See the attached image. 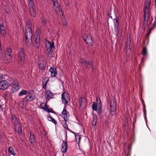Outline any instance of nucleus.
I'll use <instances>...</instances> for the list:
<instances>
[{"label":"nucleus","instance_id":"nucleus-52","mask_svg":"<svg viewBox=\"0 0 156 156\" xmlns=\"http://www.w3.org/2000/svg\"><path fill=\"white\" fill-rule=\"evenodd\" d=\"M149 9H148V10H146L147 11V15H148V18H149V15H150V13H149Z\"/></svg>","mask_w":156,"mask_h":156},{"label":"nucleus","instance_id":"nucleus-50","mask_svg":"<svg viewBox=\"0 0 156 156\" xmlns=\"http://www.w3.org/2000/svg\"><path fill=\"white\" fill-rule=\"evenodd\" d=\"M66 19L65 18L63 20H62V21H63V24L64 26H66L67 25V24L66 21Z\"/></svg>","mask_w":156,"mask_h":156},{"label":"nucleus","instance_id":"nucleus-29","mask_svg":"<svg viewBox=\"0 0 156 156\" xmlns=\"http://www.w3.org/2000/svg\"><path fill=\"white\" fill-rule=\"evenodd\" d=\"M8 152L12 155L15 156L16 154L14 153L13 148L11 147H10L9 148Z\"/></svg>","mask_w":156,"mask_h":156},{"label":"nucleus","instance_id":"nucleus-33","mask_svg":"<svg viewBox=\"0 0 156 156\" xmlns=\"http://www.w3.org/2000/svg\"><path fill=\"white\" fill-rule=\"evenodd\" d=\"M142 54L144 55H145L147 54V50L146 47H144L142 51Z\"/></svg>","mask_w":156,"mask_h":156},{"label":"nucleus","instance_id":"nucleus-49","mask_svg":"<svg viewBox=\"0 0 156 156\" xmlns=\"http://www.w3.org/2000/svg\"><path fill=\"white\" fill-rule=\"evenodd\" d=\"M156 25V20L153 23L152 25V27L151 28V29H153L154 27Z\"/></svg>","mask_w":156,"mask_h":156},{"label":"nucleus","instance_id":"nucleus-51","mask_svg":"<svg viewBox=\"0 0 156 156\" xmlns=\"http://www.w3.org/2000/svg\"><path fill=\"white\" fill-rule=\"evenodd\" d=\"M49 111L48 112H51L53 113L56 114V112H55V111H54L51 108V109H49Z\"/></svg>","mask_w":156,"mask_h":156},{"label":"nucleus","instance_id":"nucleus-64","mask_svg":"<svg viewBox=\"0 0 156 156\" xmlns=\"http://www.w3.org/2000/svg\"><path fill=\"white\" fill-rule=\"evenodd\" d=\"M3 78V76L2 75H0V79L2 80Z\"/></svg>","mask_w":156,"mask_h":156},{"label":"nucleus","instance_id":"nucleus-54","mask_svg":"<svg viewBox=\"0 0 156 156\" xmlns=\"http://www.w3.org/2000/svg\"><path fill=\"white\" fill-rule=\"evenodd\" d=\"M4 96L5 97H7L8 96V92L7 91H6L5 93L4 94Z\"/></svg>","mask_w":156,"mask_h":156},{"label":"nucleus","instance_id":"nucleus-5","mask_svg":"<svg viewBox=\"0 0 156 156\" xmlns=\"http://www.w3.org/2000/svg\"><path fill=\"white\" fill-rule=\"evenodd\" d=\"M62 99L63 103L65 105L67 104L68 101L70 100L69 94L66 92L63 93L62 95Z\"/></svg>","mask_w":156,"mask_h":156},{"label":"nucleus","instance_id":"nucleus-36","mask_svg":"<svg viewBox=\"0 0 156 156\" xmlns=\"http://www.w3.org/2000/svg\"><path fill=\"white\" fill-rule=\"evenodd\" d=\"M83 98L82 97H81L79 100V102L80 104L79 105V107H81L82 105V103L83 102Z\"/></svg>","mask_w":156,"mask_h":156},{"label":"nucleus","instance_id":"nucleus-42","mask_svg":"<svg viewBox=\"0 0 156 156\" xmlns=\"http://www.w3.org/2000/svg\"><path fill=\"white\" fill-rule=\"evenodd\" d=\"M97 122V119H93L92 121V125L93 126H96V123Z\"/></svg>","mask_w":156,"mask_h":156},{"label":"nucleus","instance_id":"nucleus-37","mask_svg":"<svg viewBox=\"0 0 156 156\" xmlns=\"http://www.w3.org/2000/svg\"><path fill=\"white\" fill-rule=\"evenodd\" d=\"M35 33L37 35L36 37H40V35L41 33L40 30H37L35 32Z\"/></svg>","mask_w":156,"mask_h":156},{"label":"nucleus","instance_id":"nucleus-21","mask_svg":"<svg viewBox=\"0 0 156 156\" xmlns=\"http://www.w3.org/2000/svg\"><path fill=\"white\" fill-rule=\"evenodd\" d=\"M105 125L106 126H114L112 123V120L111 119L109 118H108V120L105 121Z\"/></svg>","mask_w":156,"mask_h":156},{"label":"nucleus","instance_id":"nucleus-8","mask_svg":"<svg viewBox=\"0 0 156 156\" xmlns=\"http://www.w3.org/2000/svg\"><path fill=\"white\" fill-rule=\"evenodd\" d=\"M12 85V89L11 92V93H13L19 90L20 89L19 84H16V81L13 82Z\"/></svg>","mask_w":156,"mask_h":156},{"label":"nucleus","instance_id":"nucleus-4","mask_svg":"<svg viewBox=\"0 0 156 156\" xmlns=\"http://www.w3.org/2000/svg\"><path fill=\"white\" fill-rule=\"evenodd\" d=\"M24 49L21 48L20 51L19 52V57H18V60L19 62L22 64H23L24 63V59L25 58V55L24 53Z\"/></svg>","mask_w":156,"mask_h":156},{"label":"nucleus","instance_id":"nucleus-26","mask_svg":"<svg viewBox=\"0 0 156 156\" xmlns=\"http://www.w3.org/2000/svg\"><path fill=\"white\" fill-rule=\"evenodd\" d=\"M98 105L95 102H94L92 106V108L93 110L97 111L98 110Z\"/></svg>","mask_w":156,"mask_h":156},{"label":"nucleus","instance_id":"nucleus-15","mask_svg":"<svg viewBox=\"0 0 156 156\" xmlns=\"http://www.w3.org/2000/svg\"><path fill=\"white\" fill-rule=\"evenodd\" d=\"M66 106L64 107V108L62 112V115L64 116V119L65 121V125L67 127H68V125L66 124V121H67V112L66 110Z\"/></svg>","mask_w":156,"mask_h":156},{"label":"nucleus","instance_id":"nucleus-27","mask_svg":"<svg viewBox=\"0 0 156 156\" xmlns=\"http://www.w3.org/2000/svg\"><path fill=\"white\" fill-rule=\"evenodd\" d=\"M12 51L11 48H8L6 49L5 51V55H7L10 56Z\"/></svg>","mask_w":156,"mask_h":156},{"label":"nucleus","instance_id":"nucleus-11","mask_svg":"<svg viewBox=\"0 0 156 156\" xmlns=\"http://www.w3.org/2000/svg\"><path fill=\"white\" fill-rule=\"evenodd\" d=\"M38 63L39 65V68L41 70L44 71V69L45 67L46 62L45 60L38 61Z\"/></svg>","mask_w":156,"mask_h":156},{"label":"nucleus","instance_id":"nucleus-1","mask_svg":"<svg viewBox=\"0 0 156 156\" xmlns=\"http://www.w3.org/2000/svg\"><path fill=\"white\" fill-rule=\"evenodd\" d=\"M46 47L48 51L47 54L48 57H53L52 48H54V42L52 41L51 44H46Z\"/></svg>","mask_w":156,"mask_h":156},{"label":"nucleus","instance_id":"nucleus-40","mask_svg":"<svg viewBox=\"0 0 156 156\" xmlns=\"http://www.w3.org/2000/svg\"><path fill=\"white\" fill-rule=\"evenodd\" d=\"M41 133L44 136H46V131L44 130V127H43L42 130L41 132Z\"/></svg>","mask_w":156,"mask_h":156},{"label":"nucleus","instance_id":"nucleus-2","mask_svg":"<svg viewBox=\"0 0 156 156\" xmlns=\"http://www.w3.org/2000/svg\"><path fill=\"white\" fill-rule=\"evenodd\" d=\"M80 62L82 66H84L85 68L87 69L88 67H92V69L93 70V64L91 61H87L83 58L81 59Z\"/></svg>","mask_w":156,"mask_h":156},{"label":"nucleus","instance_id":"nucleus-31","mask_svg":"<svg viewBox=\"0 0 156 156\" xmlns=\"http://www.w3.org/2000/svg\"><path fill=\"white\" fill-rule=\"evenodd\" d=\"M25 33H26L27 32V33H32L31 27H30V26H29V27H26V28H25Z\"/></svg>","mask_w":156,"mask_h":156},{"label":"nucleus","instance_id":"nucleus-46","mask_svg":"<svg viewBox=\"0 0 156 156\" xmlns=\"http://www.w3.org/2000/svg\"><path fill=\"white\" fill-rule=\"evenodd\" d=\"M48 78L46 77L44 79V81L43 82H44V83H46V84H47L48 82Z\"/></svg>","mask_w":156,"mask_h":156},{"label":"nucleus","instance_id":"nucleus-45","mask_svg":"<svg viewBox=\"0 0 156 156\" xmlns=\"http://www.w3.org/2000/svg\"><path fill=\"white\" fill-rule=\"evenodd\" d=\"M144 18H146V15H147V10L145 8L144 9Z\"/></svg>","mask_w":156,"mask_h":156},{"label":"nucleus","instance_id":"nucleus-63","mask_svg":"<svg viewBox=\"0 0 156 156\" xmlns=\"http://www.w3.org/2000/svg\"><path fill=\"white\" fill-rule=\"evenodd\" d=\"M6 60V58H4V62L6 63H7V62L6 61H5V60Z\"/></svg>","mask_w":156,"mask_h":156},{"label":"nucleus","instance_id":"nucleus-55","mask_svg":"<svg viewBox=\"0 0 156 156\" xmlns=\"http://www.w3.org/2000/svg\"><path fill=\"white\" fill-rule=\"evenodd\" d=\"M126 123H125L124 126L125 127H129V125L128 124V120L126 121Z\"/></svg>","mask_w":156,"mask_h":156},{"label":"nucleus","instance_id":"nucleus-34","mask_svg":"<svg viewBox=\"0 0 156 156\" xmlns=\"http://www.w3.org/2000/svg\"><path fill=\"white\" fill-rule=\"evenodd\" d=\"M42 22L43 26H45L47 24V20L45 18H43L42 19Z\"/></svg>","mask_w":156,"mask_h":156},{"label":"nucleus","instance_id":"nucleus-7","mask_svg":"<svg viewBox=\"0 0 156 156\" xmlns=\"http://www.w3.org/2000/svg\"><path fill=\"white\" fill-rule=\"evenodd\" d=\"M9 87V83L6 80H2L0 82V90H5Z\"/></svg>","mask_w":156,"mask_h":156},{"label":"nucleus","instance_id":"nucleus-6","mask_svg":"<svg viewBox=\"0 0 156 156\" xmlns=\"http://www.w3.org/2000/svg\"><path fill=\"white\" fill-rule=\"evenodd\" d=\"M111 12L110 13L108 14L109 17L111 19L115 18L118 17V10L115 9H112L111 8L110 9Z\"/></svg>","mask_w":156,"mask_h":156},{"label":"nucleus","instance_id":"nucleus-56","mask_svg":"<svg viewBox=\"0 0 156 156\" xmlns=\"http://www.w3.org/2000/svg\"><path fill=\"white\" fill-rule=\"evenodd\" d=\"M34 90H31V91H30L29 92V93L28 94H30L32 95V93H33Z\"/></svg>","mask_w":156,"mask_h":156},{"label":"nucleus","instance_id":"nucleus-17","mask_svg":"<svg viewBox=\"0 0 156 156\" xmlns=\"http://www.w3.org/2000/svg\"><path fill=\"white\" fill-rule=\"evenodd\" d=\"M23 99L25 100L26 102H30L33 100H34V98L32 97V95L30 94H28L26 95V97Z\"/></svg>","mask_w":156,"mask_h":156},{"label":"nucleus","instance_id":"nucleus-58","mask_svg":"<svg viewBox=\"0 0 156 156\" xmlns=\"http://www.w3.org/2000/svg\"><path fill=\"white\" fill-rule=\"evenodd\" d=\"M83 40L85 41V42L86 43V42H87V39L86 38H85V37H83Z\"/></svg>","mask_w":156,"mask_h":156},{"label":"nucleus","instance_id":"nucleus-18","mask_svg":"<svg viewBox=\"0 0 156 156\" xmlns=\"http://www.w3.org/2000/svg\"><path fill=\"white\" fill-rule=\"evenodd\" d=\"M30 136L29 139V141L30 143L33 144V143L35 142V138H34V133L31 131L30 132Z\"/></svg>","mask_w":156,"mask_h":156},{"label":"nucleus","instance_id":"nucleus-32","mask_svg":"<svg viewBox=\"0 0 156 156\" xmlns=\"http://www.w3.org/2000/svg\"><path fill=\"white\" fill-rule=\"evenodd\" d=\"M148 17L147 18V19L146 18H144V23L143 25L147 26V24L148 21Z\"/></svg>","mask_w":156,"mask_h":156},{"label":"nucleus","instance_id":"nucleus-57","mask_svg":"<svg viewBox=\"0 0 156 156\" xmlns=\"http://www.w3.org/2000/svg\"><path fill=\"white\" fill-rule=\"evenodd\" d=\"M115 111H114V112H113V111H112L111 110L110 113H111V114H112V116H113L114 115V114H115Z\"/></svg>","mask_w":156,"mask_h":156},{"label":"nucleus","instance_id":"nucleus-47","mask_svg":"<svg viewBox=\"0 0 156 156\" xmlns=\"http://www.w3.org/2000/svg\"><path fill=\"white\" fill-rule=\"evenodd\" d=\"M102 112V109H98V115H101Z\"/></svg>","mask_w":156,"mask_h":156},{"label":"nucleus","instance_id":"nucleus-43","mask_svg":"<svg viewBox=\"0 0 156 156\" xmlns=\"http://www.w3.org/2000/svg\"><path fill=\"white\" fill-rule=\"evenodd\" d=\"M49 118H50V119L51 120V121L53 122L54 123H55V124H56L57 123V122L56 121V120L52 118V117L51 116V117H48Z\"/></svg>","mask_w":156,"mask_h":156},{"label":"nucleus","instance_id":"nucleus-19","mask_svg":"<svg viewBox=\"0 0 156 156\" xmlns=\"http://www.w3.org/2000/svg\"><path fill=\"white\" fill-rule=\"evenodd\" d=\"M34 42L36 44L35 46L37 48H39L41 43L40 37H36Z\"/></svg>","mask_w":156,"mask_h":156},{"label":"nucleus","instance_id":"nucleus-14","mask_svg":"<svg viewBox=\"0 0 156 156\" xmlns=\"http://www.w3.org/2000/svg\"><path fill=\"white\" fill-rule=\"evenodd\" d=\"M116 101L114 100L111 101L110 102L111 110L112 111L114 112V111L116 110Z\"/></svg>","mask_w":156,"mask_h":156},{"label":"nucleus","instance_id":"nucleus-53","mask_svg":"<svg viewBox=\"0 0 156 156\" xmlns=\"http://www.w3.org/2000/svg\"><path fill=\"white\" fill-rule=\"evenodd\" d=\"M43 87L44 89H45L46 87V86L47 85V84H46V83H44V82H43Z\"/></svg>","mask_w":156,"mask_h":156},{"label":"nucleus","instance_id":"nucleus-22","mask_svg":"<svg viewBox=\"0 0 156 156\" xmlns=\"http://www.w3.org/2000/svg\"><path fill=\"white\" fill-rule=\"evenodd\" d=\"M151 3V0H145V8L146 10H148L150 8V6Z\"/></svg>","mask_w":156,"mask_h":156},{"label":"nucleus","instance_id":"nucleus-60","mask_svg":"<svg viewBox=\"0 0 156 156\" xmlns=\"http://www.w3.org/2000/svg\"><path fill=\"white\" fill-rule=\"evenodd\" d=\"M146 26H143H143H142V28H143V29L144 30V31H145V30Z\"/></svg>","mask_w":156,"mask_h":156},{"label":"nucleus","instance_id":"nucleus-16","mask_svg":"<svg viewBox=\"0 0 156 156\" xmlns=\"http://www.w3.org/2000/svg\"><path fill=\"white\" fill-rule=\"evenodd\" d=\"M29 7L30 14L31 16L34 17H35L36 16V12L35 10L34 5L29 6Z\"/></svg>","mask_w":156,"mask_h":156},{"label":"nucleus","instance_id":"nucleus-41","mask_svg":"<svg viewBox=\"0 0 156 156\" xmlns=\"http://www.w3.org/2000/svg\"><path fill=\"white\" fill-rule=\"evenodd\" d=\"M23 103L21 101H19L18 102V105L21 108H22L23 105Z\"/></svg>","mask_w":156,"mask_h":156},{"label":"nucleus","instance_id":"nucleus-44","mask_svg":"<svg viewBox=\"0 0 156 156\" xmlns=\"http://www.w3.org/2000/svg\"><path fill=\"white\" fill-rule=\"evenodd\" d=\"M29 26H30V27H31V21L30 20H29L28 21L26 27H29Z\"/></svg>","mask_w":156,"mask_h":156},{"label":"nucleus","instance_id":"nucleus-10","mask_svg":"<svg viewBox=\"0 0 156 156\" xmlns=\"http://www.w3.org/2000/svg\"><path fill=\"white\" fill-rule=\"evenodd\" d=\"M12 120L15 127H21V124L18 122L16 117L14 115H12Z\"/></svg>","mask_w":156,"mask_h":156},{"label":"nucleus","instance_id":"nucleus-24","mask_svg":"<svg viewBox=\"0 0 156 156\" xmlns=\"http://www.w3.org/2000/svg\"><path fill=\"white\" fill-rule=\"evenodd\" d=\"M29 93V91L27 90H22L19 93V96H22L23 95L27 94Z\"/></svg>","mask_w":156,"mask_h":156},{"label":"nucleus","instance_id":"nucleus-9","mask_svg":"<svg viewBox=\"0 0 156 156\" xmlns=\"http://www.w3.org/2000/svg\"><path fill=\"white\" fill-rule=\"evenodd\" d=\"M84 36H86V38L87 39V42H86V44L91 46H93L94 44V42L91 35L84 34Z\"/></svg>","mask_w":156,"mask_h":156},{"label":"nucleus","instance_id":"nucleus-13","mask_svg":"<svg viewBox=\"0 0 156 156\" xmlns=\"http://www.w3.org/2000/svg\"><path fill=\"white\" fill-rule=\"evenodd\" d=\"M114 19V20H115V23H114V29L115 31L117 34L119 27V18L118 16L117 17L115 18Z\"/></svg>","mask_w":156,"mask_h":156},{"label":"nucleus","instance_id":"nucleus-12","mask_svg":"<svg viewBox=\"0 0 156 156\" xmlns=\"http://www.w3.org/2000/svg\"><path fill=\"white\" fill-rule=\"evenodd\" d=\"M62 141L63 143L61 150L62 153H66V152L68 149V144L66 141L64 140H62Z\"/></svg>","mask_w":156,"mask_h":156},{"label":"nucleus","instance_id":"nucleus-35","mask_svg":"<svg viewBox=\"0 0 156 156\" xmlns=\"http://www.w3.org/2000/svg\"><path fill=\"white\" fill-rule=\"evenodd\" d=\"M53 5L54 6H55L56 7L58 8L60 6V5L58 2V1H56L55 2L53 3Z\"/></svg>","mask_w":156,"mask_h":156},{"label":"nucleus","instance_id":"nucleus-59","mask_svg":"<svg viewBox=\"0 0 156 156\" xmlns=\"http://www.w3.org/2000/svg\"><path fill=\"white\" fill-rule=\"evenodd\" d=\"M99 103L98 104H99V105H102V104H101V100L100 99V98H99Z\"/></svg>","mask_w":156,"mask_h":156},{"label":"nucleus","instance_id":"nucleus-61","mask_svg":"<svg viewBox=\"0 0 156 156\" xmlns=\"http://www.w3.org/2000/svg\"><path fill=\"white\" fill-rule=\"evenodd\" d=\"M59 9V10L61 12H62V15H63V13H62V9L61 8H60Z\"/></svg>","mask_w":156,"mask_h":156},{"label":"nucleus","instance_id":"nucleus-23","mask_svg":"<svg viewBox=\"0 0 156 156\" xmlns=\"http://www.w3.org/2000/svg\"><path fill=\"white\" fill-rule=\"evenodd\" d=\"M42 104H43V103H41L40 105V107L41 108H42L44 110V111H46L48 112V111H49V110L50 109L48 108V105H47L46 103H45L44 104V107H42L41 106V105Z\"/></svg>","mask_w":156,"mask_h":156},{"label":"nucleus","instance_id":"nucleus-20","mask_svg":"<svg viewBox=\"0 0 156 156\" xmlns=\"http://www.w3.org/2000/svg\"><path fill=\"white\" fill-rule=\"evenodd\" d=\"M50 71L51 72V76L54 77L57 75V72L56 69L55 68H52V67H51L50 68Z\"/></svg>","mask_w":156,"mask_h":156},{"label":"nucleus","instance_id":"nucleus-48","mask_svg":"<svg viewBox=\"0 0 156 156\" xmlns=\"http://www.w3.org/2000/svg\"><path fill=\"white\" fill-rule=\"evenodd\" d=\"M66 128H67V130H68L69 131L73 133L74 134H75V135H76V133H75L73 131H72V130L69 129L68 127H66Z\"/></svg>","mask_w":156,"mask_h":156},{"label":"nucleus","instance_id":"nucleus-25","mask_svg":"<svg viewBox=\"0 0 156 156\" xmlns=\"http://www.w3.org/2000/svg\"><path fill=\"white\" fill-rule=\"evenodd\" d=\"M22 127H15L14 129L19 135H21L22 133Z\"/></svg>","mask_w":156,"mask_h":156},{"label":"nucleus","instance_id":"nucleus-3","mask_svg":"<svg viewBox=\"0 0 156 156\" xmlns=\"http://www.w3.org/2000/svg\"><path fill=\"white\" fill-rule=\"evenodd\" d=\"M25 44L27 46H29L30 45L32 42V33H28L27 32L25 33Z\"/></svg>","mask_w":156,"mask_h":156},{"label":"nucleus","instance_id":"nucleus-62","mask_svg":"<svg viewBox=\"0 0 156 156\" xmlns=\"http://www.w3.org/2000/svg\"><path fill=\"white\" fill-rule=\"evenodd\" d=\"M152 30V29H151L150 28V29H149V30L148 31V33L150 34L151 32V31Z\"/></svg>","mask_w":156,"mask_h":156},{"label":"nucleus","instance_id":"nucleus-30","mask_svg":"<svg viewBox=\"0 0 156 156\" xmlns=\"http://www.w3.org/2000/svg\"><path fill=\"white\" fill-rule=\"evenodd\" d=\"M75 138L77 143L79 144L81 139V137L79 135H75Z\"/></svg>","mask_w":156,"mask_h":156},{"label":"nucleus","instance_id":"nucleus-38","mask_svg":"<svg viewBox=\"0 0 156 156\" xmlns=\"http://www.w3.org/2000/svg\"><path fill=\"white\" fill-rule=\"evenodd\" d=\"M30 2H29L28 5L29 6H33L34 5V3L33 2V0H29Z\"/></svg>","mask_w":156,"mask_h":156},{"label":"nucleus","instance_id":"nucleus-39","mask_svg":"<svg viewBox=\"0 0 156 156\" xmlns=\"http://www.w3.org/2000/svg\"><path fill=\"white\" fill-rule=\"evenodd\" d=\"M0 32H1V34L2 35H4V34H5L6 32H5V30L4 29V28H3V30H2L0 31Z\"/></svg>","mask_w":156,"mask_h":156},{"label":"nucleus","instance_id":"nucleus-28","mask_svg":"<svg viewBox=\"0 0 156 156\" xmlns=\"http://www.w3.org/2000/svg\"><path fill=\"white\" fill-rule=\"evenodd\" d=\"M48 94L47 95V99L48 100H49L51 98H52L53 96V93L49 91L48 92Z\"/></svg>","mask_w":156,"mask_h":156}]
</instances>
